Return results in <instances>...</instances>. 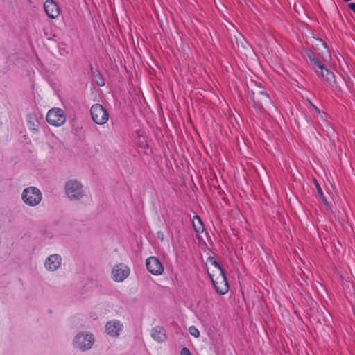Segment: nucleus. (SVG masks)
<instances>
[{"mask_svg": "<svg viewBox=\"0 0 355 355\" xmlns=\"http://www.w3.org/2000/svg\"><path fill=\"white\" fill-rule=\"evenodd\" d=\"M123 324L117 320H112L105 325L106 333L111 337H118L123 330Z\"/></svg>", "mask_w": 355, "mask_h": 355, "instance_id": "10", "label": "nucleus"}, {"mask_svg": "<svg viewBox=\"0 0 355 355\" xmlns=\"http://www.w3.org/2000/svg\"><path fill=\"white\" fill-rule=\"evenodd\" d=\"M349 8H350L352 10H353V11L354 12V13H355V3H350L349 4Z\"/></svg>", "mask_w": 355, "mask_h": 355, "instance_id": "22", "label": "nucleus"}, {"mask_svg": "<svg viewBox=\"0 0 355 355\" xmlns=\"http://www.w3.org/2000/svg\"><path fill=\"white\" fill-rule=\"evenodd\" d=\"M310 103H311V105L313 107V108L315 109V110L316 112H318V113H320V110H319V108H318V107H316L315 105H313V104L312 103H311V102H310Z\"/></svg>", "mask_w": 355, "mask_h": 355, "instance_id": "23", "label": "nucleus"}, {"mask_svg": "<svg viewBox=\"0 0 355 355\" xmlns=\"http://www.w3.org/2000/svg\"><path fill=\"white\" fill-rule=\"evenodd\" d=\"M310 64L313 69L315 71L317 74H319V69L324 66L318 59L313 57H309Z\"/></svg>", "mask_w": 355, "mask_h": 355, "instance_id": "16", "label": "nucleus"}, {"mask_svg": "<svg viewBox=\"0 0 355 355\" xmlns=\"http://www.w3.org/2000/svg\"><path fill=\"white\" fill-rule=\"evenodd\" d=\"M153 339L158 343L164 342L166 340V334L164 329L160 326H156L152 329L150 333Z\"/></svg>", "mask_w": 355, "mask_h": 355, "instance_id": "12", "label": "nucleus"}, {"mask_svg": "<svg viewBox=\"0 0 355 355\" xmlns=\"http://www.w3.org/2000/svg\"><path fill=\"white\" fill-rule=\"evenodd\" d=\"M317 193L319 195V196H320L321 200L323 202V203L326 206H328L329 204H328L327 200L324 197V193L322 192V190L321 187L318 184H317Z\"/></svg>", "mask_w": 355, "mask_h": 355, "instance_id": "18", "label": "nucleus"}, {"mask_svg": "<svg viewBox=\"0 0 355 355\" xmlns=\"http://www.w3.org/2000/svg\"><path fill=\"white\" fill-rule=\"evenodd\" d=\"M322 45H324L325 48L327 47V46L324 43H322Z\"/></svg>", "mask_w": 355, "mask_h": 355, "instance_id": "24", "label": "nucleus"}, {"mask_svg": "<svg viewBox=\"0 0 355 355\" xmlns=\"http://www.w3.org/2000/svg\"><path fill=\"white\" fill-rule=\"evenodd\" d=\"M90 114L94 122L98 125H104L109 119V114L107 110L98 103L92 106Z\"/></svg>", "mask_w": 355, "mask_h": 355, "instance_id": "5", "label": "nucleus"}, {"mask_svg": "<svg viewBox=\"0 0 355 355\" xmlns=\"http://www.w3.org/2000/svg\"><path fill=\"white\" fill-rule=\"evenodd\" d=\"M257 100V105L256 104L255 96H253L252 101L254 102V105L257 108L263 107V105L270 104L271 103L269 96L263 91H259L256 96Z\"/></svg>", "mask_w": 355, "mask_h": 355, "instance_id": "13", "label": "nucleus"}, {"mask_svg": "<svg viewBox=\"0 0 355 355\" xmlns=\"http://www.w3.org/2000/svg\"><path fill=\"white\" fill-rule=\"evenodd\" d=\"M47 122L53 126H61L66 121V116L61 108L54 107L49 110L46 114Z\"/></svg>", "mask_w": 355, "mask_h": 355, "instance_id": "6", "label": "nucleus"}, {"mask_svg": "<svg viewBox=\"0 0 355 355\" xmlns=\"http://www.w3.org/2000/svg\"><path fill=\"white\" fill-rule=\"evenodd\" d=\"M192 225L194 230L197 233H202L204 231V225L202 220L198 215H195L193 218Z\"/></svg>", "mask_w": 355, "mask_h": 355, "instance_id": "15", "label": "nucleus"}, {"mask_svg": "<svg viewBox=\"0 0 355 355\" xmlns=\"http://www.w3.org/2000/svg\"><path fill=\"white\" fill-rule=\"evenodd\" d=\"M94 343V336L90 333L80 332L73 340V347L80 351H86L92 348Z\"/></svg>", "mask_w": 355, "mask_h": 355, "instance_id": "4", "label": "nucleus"}, {"mask_svg": "<svg viewBox=\"0 0 355 355\" xmlns=\"http://www.w3.org/2000/svg\"><path fill=\"white\" fill-rule=\"evenodd\" d=\"M130 273V269L123 263L115 265L112 270V278L116 282L124 281Z\"/></svg>", "mask_w": 355, "mask_h": 355, "instance_id": "7", "label": "nucleus"}, {"mask_svg": "<svg viewBox=\"0 0 355 355\" xmlns=\"http://www.w3.org/2000/svg\"><path fill=\"white\" fill-rule=\"evenodd\" d=\"M21 200L26 205L35 207L41 202L42 193L37 187L30 186L22 191Z\"/></svg>", "mask_w": 355, "mask_h": 355, "instance_id": "2", "label": "nucleus"}, {"mask_svg": "<svg viewBox=\"0 0 355 355\" xmlns=\"http://www.w3.org/2000/svg\"><path fill=\"white\" fill-rule=\"evenodd\" d=\"M209 263L215 268L214 271H217L218 269H222L221 267L218 263V262L216 260H214V258H211L209 259Z\"/></svg>", "mask_w": 355, "mask_h": 355, "instance_id": "20", "label": "nucleus"}, {"mask_svg": "<svg viewBox=\"0 0 355 355\" xmlns=\"http://www.w3.org/2000/svg\"><path fill=\"white\" fill-rule=\"evenodd\" d=\"M46 15L51 19H55L60 14V10L53 0H46L44 3Z\"/></svg>", "mask_w": 355, "mask_h": 355, "instance_id": "11", "label": "nucleus"}, {"mask_svg": "<svg viewBox=\"0 0 355 355\" xmlns=\"http://www.w3.org/2000/svg\"><path fill=\"white\" fill-rule=\"evenodd\" d=\"M209 275L216 291L218 293L224 295L227 293L229 286L223 269H218L217 271H212V273H209Z\"/></svg>", "mask_w": 355, "mask_h": 355, "instance_id": "3", "label": "nucleus"}, {"mask_svg": "<svg viewBox=\"0 0 355 355\" xmlns=\"http://www.w3.org/2000/svg\"><path fill=\"white\" fill-rule=\"evenodd\" d=\"M324 80H325L327 84L332 85V84L335 82V76L334 73L330 71L327 68L323 66L321 69H319V74Z\"/></svg>", "mask_w": 355, "mask_h": 355, "instance_id": "14", "label": "nucleus"}, {"mask_svg": "<svg viewBox=\"0 0 355 355\" xmlns=\"http://www.w3.org/2000/svg\"><path fill=\"white\" fill-rule=\"evenodd\" d=\"M94 80L98 86H104L105 81L101 75L98 73H94Z\"/></svg>", "mask_w": 355, "mask_h": 355, "instance_id": "17", "label": "nucleus"}, {"mask_svg": "<svg viewBox=\"0 0 355 355\" xmlns=\"http://www.w3.org/2000/svg\"><path fill=\"white\" fill-rule=\"evenodd\" d=\"M180 355H192L187 347H183L181 349Z\"/></svg>", "mask_w": 355, "mask_h": 355, "instance_id": "21", "label": "nucleus"}, {"mask_svg": "<svg viewBox=\"0 0 355 355\" xmlns=\"http://www.w3.org/2000/svg\"><path fill=\"white\" fill-rule=\"evenodd\" d=\"M64 193L71 201L81 200L87 196L83 184L76 179H70L65 182Z\"/></svg>", "mask_w": 355, "mask_h": 355, "instance_id": "1", "label": "nucleus"}, {"mask_svg": "<svg viewBox=\"0 0 355 355\" xmlns=\"http://www.w3.org/2000/svg\"><path fill=\"white\" fill-rule=\"evenodd\" d=\"M62 257L58 254H52L44 261L45 269L49 272L56 271L62 264Z\"/></svg>", "mask_w": 355, "mask_h": 355, "instance_id": "9", "label": "nucleus"}, {"mask_svg": "<svg viewBox=\"0 0 355 355\" xmlns=\"http://www.w3.org/2000/svg\"><path fill=\"white\" fill-rule=\"evenodd\" d=\"M189 331L190 334L194 336L195 338H198L200 336L199 330L194 326H191L189 328Z\"/></svg>", "mask_w": 355, "mask_h": 355, "instance_id": "19", "label": "nucleus"}, {"mask_svg": "<svg viewBox=\"0 0 355 355\" xmlns=\"http://www.w3.org/2000/svg\"><path fill=\"white\" fill-rule=\"evenodd\" d=\"M146 266L148 272L154 275H160L164 272V266L162 262L154 256L146 259Z\"/></svg>", "mask_w": 355, "mask_h": 355, "instance_id": "8", "label": "nucleus"}]
</instances>
